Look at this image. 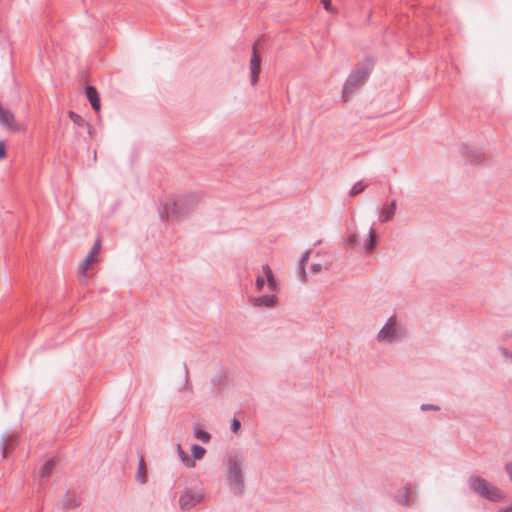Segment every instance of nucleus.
Masks as SVG:
<instances>
[{"label":"nucleus","instance_id":"22","mask_svg":"<svg viewBox=\"0 0 512 512\" xmlns=\"http://www.w3.org/2000/svg\"><path fill=\"white\" fill-rule=\"evenodd\" d=\"M194 436H195V438L202 441L203 443H207L211 439V435L208 432H206L202 429H199V428H195Z\"/></svg>","mask_w":512,"mask_h":512},{"label":"nucleus","instance_id":"30","mask_svg":"<svg viewBox=\"0 0 512 512\" xmlns=\"http://www.w3.org/2000/svg\"><path fill=\"white\" fill-rule=\"evenodd\" d=\"M440 408L436 405H433V404H423L421 406V410L423 411H428V410H433V411H438Z\"/></svg>","mask_w":512,"mask_h":512},{"label":"nucleus","instance_id":"24","mask_svg":"<svg viewBox=\"0 0 512 512\" xmlns=\"http://www.w3.org/2000/svg\"><path fill=\"white\" fill-rule=\"evenodd\" d=\"M309 256H310V252L309 251H306L302 254L301 258H300V261H299V265H300V269H301V274H302V278L303 280L305 279L306 277V272H305V265L307 264L308 260H309Z\"/></svg>","mask_w":512,"mask_h":512},{"label":"nucleus","instance_id":"17","mask_svg":"<svg viewBox=\"0 0 512 512\" xmlns=\"http://www.w3.org/2000/svg\"><path fill=\"white\" fill-rule=\"evenodd\" d=\"M377 241H378V237H377L375 229L370 228L369 234H368V239L366 240V242L364 244L365 251L366 252L373 251L377 246Z\"/></svg>","mask_w":512,"mask_h":512},{"label":"nucleus","instance_id":"20","mask_svg":"<svg viewBox=\"0 0 512 512\" xmlns=\"http://www.w3.org/2000/svg\"><path fill=\"white\" fill-rule=\"evenodd\" d=\"M55 460L49 459L40 469V477L41 479H48L50 475L52 474V471L55 467Z\"/></svg>","mask_w":512,"mask_h":512},{"label":"nucleus","instance_id":"25","mask_svg":"<svg viewBox=\"0 0 512 512\" xmlns=\"http://www.w3.org/2000/svg\"><path fill=\"white\" fill-rule=\"evenodd\" d=\"M367 187V185L363 184L362 181H359L353 185V187L350 190V196H356L364 191V189Z\"/></svg>","mask_w":512,"mask_h":512},{"label":"nucleus","instance_id":"10","mask_svg":"<svg viewBox=\"0 0 512 512\" xmlns=\"http://www.w3.org/2000/svg\"><path fill=\"white\" fill-rule=\"evenodd\" d=\"M17 442L16 435L9 434L3 435L0 441V450L2 453V457L5 459L8 457L9 453L14 449Z\"/></svg>","mask_w":512,"mask_h":512},{"label":"nucleus","instance_id":"15","mask_svg":"<svg viewBox=\"0 0 512 512\" xmlns=\"http://www.w3.org/2000/svg\"><path fill=\"white\" fill-rule=\"evenodd\" d=\"M394 500L403 506H409L410 502V484H407L402 491H399L395 496Z\"/></svg>","mask_w":512,"mask_h":512},{"label":"nucleus","instance_id":"11","mask_svg":"<svg viewBox=\"0 0 512 512\" xmlns=\"http://www.w3.org/2000/svg\"><path fill=\"white\" fill-rule=\"evenodd\" d=\"M85 95L87 100L90 102L92 109L96 112L100 111V96L97 89L94 86L87 85L85 87Z\"/></svg>","mask_w":512,"mask_h":512},{"label":"nucleus","instance_id":"28","mask_svg":"<svg viewBox=\"0 0 512 512\" xmlns=\"http://www.w3.org/2000/svg\"><path fill=\"white\" fill-rule=\"evenodd\" d=\"M266 283L264 276L259 275L256 278L255 286L257 291H261Z\"/></svg>","mask_w":512,"mask_h":512},{"label":"nucleus","instance_id":"2","mask_svg":"<svg viewBox=\"0 0 512 512\" xmlns=\"http://www.w3.org/2000/svg\"><path fill=\"white\" fill-rule=\"evenodd\" d=\"M199 201L200 195L197 193L179 196L172 202L165 203L159 211V216L162 220L179 219L194 210Z\"/></svg>","mask_w":512,"mask_h":512},{"label":"nucleus","instance_id":"27","mask_svg":"<svg viewBox=\"0 0 512 512\" xmlns=\"http://www.w3.org/2000/svg\"><path fill=\"white\" fill-rule=\"evenodd\" d=\"M241 428V422L238 418L234 417L232 420H231V425H230V429L233 433H238V431L240 430Z\"/></svg>","mask_w":512,"mask_h":512},{"label":"nucleus","instance_id":"13","mask_svg":"<svg viewBox=\"0 0 512 512\" xmlns=\"http://www.w3.org/2000/svg\"><path fill=\"white\" fill-rule=\"evenodd\" d=\"M68 116L74 125L79 128H84L88 134H91L92 126L81 115L74 111H69Z\"/></svg>","mask_w":512,"mask_h":512},{"label":"nucleus","instance_id":"34","mask_svg":"<svg viewBox=\"0 0 512 512\" xmlns=\"http://www.w3.org/2000/svg\"><path fill=\"white\" fill-rule=\"evenodd\" d=\"M311 270H312L313 273H318V272H320L322 270V265L318 264V263L317 264H313L311 266Z\"/></svg>","mask_w":512,"mask_h":512},{"label":"nucleus","instance_id":"32","mask_svg":"<svg viewBox=\"0 0 512 512\" xmlns=\"http://www.w3.org/2000/svg\"><path fill=\"white\" fill-rule=\"evenodd\" d=\"M321 3L326 11H328V12L333 11L331 0H321Z\"/></svg>","mask_w":512,"mask_h":512},{"label":"nucleus","instance_id":"9","mask_svg":"<svg viewBox=\"0 0 512 512\" xmlns=\"http://www.w3.org/2000/svg\"><path fill=\"white\" fill-rule=\"evenodd\" d=\"M261 55L257 50L256 44L252 47V56L250 60V70H251V84L255 86L259 80V74L261 72Z\"/></svg>","mask_w":512,"mask_h":512},{"label":"nucleus","instance_id":"3","mask_svg":"<svg viewBox=\"0 0 512 512\" xmlns=\"http://www.w3.org/2000/svg\"><path fill=\"white\" fill-rule=\"evenodd\" d=\"M468 483L470 489L475 494L491 502H500L504 498V494L500 489L480 476L471 475L468 479Z\"/></svg>","mask_w":512,"mask_h":512},{"label":"nucleus","instance_id":"7","mask_svg":"<svg viewBox=\"0 0 512 512\" xmlns=\"http://www.w3.org/2000/svg\"><path fill=\"white\" fill-rule=\"evenodd\" d=\"M460 152L465 162L471 165H481L486 161V156L481 150L468 145H462Z\"/></svg>","mask_w":512,"mask_h":512},{"label":"nucleus","instance_id":"33","mask_svg":"<svg viewBox=\"0 0 512 512\" xmlns=\"http://www.w3.org/2000/svg\"><path fill=\"white\" fill-rule=\"evenodd\" d=\"M505 470L508 473L510 480L512 481V461L505 465Z\"/></svg>","mask_w":512,"mask_h":512},{"label":"nucleus","instance_id":"4","mask_svg":"<svg viewBox=\"0 0 512 512\" xmlns=\"http://www.w3.org/2000/svg\"><path fill=\"white\" fill-rule=\"evenodd\" d=\"M241 464L242 460L237 457L230 456L227 460V480L230 485V489L235 496H241L245 490L244 475Z\"/></svg>","mask_w":512,"mask_h":512},{"label":"nucleus","instance_id":"16","mask_svg":"<svg viewBox=\"0 0 512 512\" xmlns=\"http://www.w3.org/2000/svg\"><path fill=\"white\" fill-rule=\"evenodd\" d=\"M262 269L265 274L269 289L271 291H275L277 289L278 284H277V281L274 277V274H273L270 266L268 264H265L262 266Z\"/></svg>","mask_w":512,"mask_h":512},{"label":"nucleus","instance_id":"6","mask_svg":"<svg viewBox=\"0 0 512 512\" xmlns=\"http://www.w3.org/2000/svg\"><path fill=\"white\" fill-rule=\"evenodd\" d=\"M204 498L201 491L195 492L192 489H185L179 498V505L181 510L187 511L199 504Z\"/></svg>","mask_w":512,"mask_h":512},{"label":"nucleus","instance_id":"29","mask_svg":"<svg viewBox=\"0 0 512 512\" xmlns=\"http://www.w3.org/2000/svg\"><path fill=\"white\" fill-rule=\"evenodd\" d=\"M184 373H185V381H186V389L192 392V386L189 384V371L187 365L184 363Z\"/></svg>","mask_w":512,"mask_h":512},{"label":"nucleus","instance_id":"26","mask_svg":"<svg viewBox=\"0 0 512 512\" xmlns=\"http://www.w3.org/2000/svg\"><path fill=\"white\" fill-rule=\"evenodd\" d=\"M347 244L351 247H355L360 244L359 236L356 233H352L347 238Z\"/></svg>","mask_w":512,"mask_h":512},{"label":"nucleus","instance_id":"23","mask_svg":"<svg viewBox=\"0 0 512 512\" xmlns=\"http://www.w3.org/2000/svg\"><path fill=\"white\" fill-rule=\"evenodd\" d=\"M178 451H179V456L182 460V462L187 466V467H194L195 466V462L194 460H192L189 455L187 453H185L182 449H181V446L178 445Z\"/></svg>","mask_w":512,"mask_h":512},{"label":"nucleus","instance_id":"8","mask_svg":"<svg viewBox=\"0 0 512 512\" xmlns=\"http://www.w3.org/2000/svg\"><path fill=\"white\" fill-rule=\"evenodd\" d=\"M100 250H101V240H100V238H97L93 244L91 251L88 253L85 260L82 262V264L80 266V280L87 276L88 267L92 263L96 262V256L99 254Z\"/></svg>","mask_w":512,"mask_h":512},{"label":"nucleus","instance_id":"31","mask_svg":"<svg viewBox=\"0 0 512 512\" xmlns=\"http://www.w3.org/2000/svg\"><path fill=\"white\" fill-rule=\"evenodd\" d=\"M7 152H6V145L3 141H0V160L6 158Z\"/></svg>","mask_w":512,"mask_h":512},{"label":"nucleus","instance_id":"19","mask_svg":"<svg viewBox=\"0 0 512 512\" xmlns=\"http://www.w3.org/2000/svg\"><path fill=\"white\" fill-rule=\"evenodd\" d=\"M63 504L67 509H73L80 506V499L76 494H70L67 492L63 499Z\"/></svg>","mask_w":512,"mask_h":512},{"label":"nucleus","instance_id":"21","mask_svg":"<svg viewBox=\"0 0 512 512\" xmlns=\"http://www.w3.org/2000/svg\"><path fill=\"white\" fill-rule=\"evenodd\" d=\"M192 456L195 460H200L204 457L206 450L200 445L194 444L191 447Z\"/></svg>","mask_w":512,"mask_h":512},{"label":"nucleus","instance_id":"35","mask_svg":"<svg viewBox=\"0 0 512 512\" xmlns=\"http://www.w3.org/2000/svg\"><path fill=\"white\" fill-rule=\"evenodd\" d=\"M499 512H512V504L506 507H501Z\"/></svg>","mask_w":512,"mask_h":512},{"label":"nucleus","instance_id":"18","mask_svg":"<svg viewBox=\"0 0 512 512\" xmlns=\"http://www.w3.org/2000/svg\"><path fill=\"white\" fill-rule=\"evenodd\" d=\"M136 480L140 482L141 484H145L147 482V469L146 464L143 459V457L139 456V463H138V471L136 474Z\"/></svg>","mask_w":512,"mask_h":512},{"label":"nucleus","instance_id":"14","mask_svg":"<svg viewBox=\"0 0 512 512\" xmlns=\"http://www.w3.org/2000/svg\"><path fill=\"white\" fill-rule=\"evenodd\" d=\"M396 205V200H392L391 203L385 204L383 206L380 213L381 222H388L393 218L396 211Z\"/></svg>","mask_w":512,"mask_h":512},{"label":"nucleus","instance_id":"12","mask_svg":"<svg viewBox=\"0 0 512 512\" xmlns=\"http://www.w3.org/2000/svg\"><path fill=\"white\" fill-rule=\"evenodd\" d=\"M251 303L255 306V307H268V308H273L276 306L277 304V297L275 295H262V296H258V297H252L250 299Z\"/></svg>","mask_w":512,"mask_h":512},{"label":"nucleus","instance_id":"1","mask_svg":"<svg viewBox=\"0 0 512 512\" xmlns=\"http://www.w3.org/2000/svg\"><path fill=\"white\" fill-rule=\"evenodd\" d=\"M374 65L375 62L372 58H366L351 71L342 89L343 102H348L351 96L367 82Z\"/></svg>","mask_w":512,"mask_h":512},{"label":"nucleus","instance_id":"5","mask_svg":"<svg viewBox=\"0 0 512 512\" xmlns=\"http://www.w3.org/2000/svg\"><path fill=\"white\" fill-rule=\"evenodd\" d=\"M406 336V329L397 325L395 316H391L377 334L379 342H399Z\"/></svg>","mask_w":512,"mask_h":512}]
</instances>
